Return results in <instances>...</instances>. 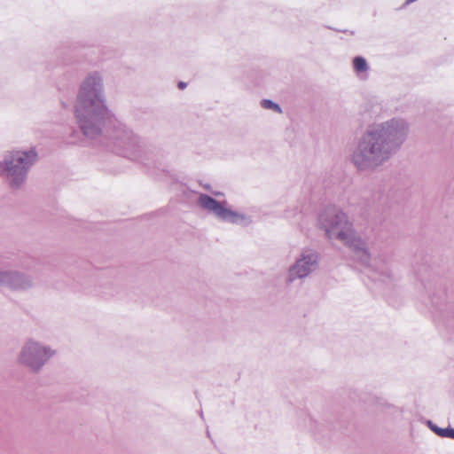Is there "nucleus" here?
I'll return each mask as SVG.
<instances>
[{"label":"nucleus","instance_id":"0eeeda50","mask_svg":"<svg viewBox=\"0 0 454 454\" xmlns=\"http://www.w3.org/2000/svg\"><path fill=\"white\" fill-rule=\"evenodd\" d=\"M198 205L223 223L241 227H247L253 223L250 215L233 209L226 200L218 201L207 194H200Z\"/></svg>","mask_w":454,"mask_h":454},{"label":"nucleus","instance_id":"39448f33","mask_svg":"<svg viewBox=\"0 0 454 454\" xmlns=\"http://www.w3.org/2000/svg\"><path fill=\"white\" fill-rule=\"evenodd\" d=\"M56 350L51 346L28 338L20 345L16 354V363L32 372H39L55 356Z\"/></svg>","mask_w":454,"mask_h":454},{"label":"nucleus","instance_id":"f03ea898","mask_svg":"<svg viewBox=\"0 0 454 454\" xmlns=\"http://www.w3.org/2000/svg\"><path fill=\"white\" fill-rule=\"evenodd\" d=\"M74 114L82 133L89 139L98 137L109 116L101 73H89L80 84Z\"/></svg>","mask_w":454,"mask_h":454},{"label":"nucleus","instance_id":"4468645a","mask_svg":"<svg viewBox=\"0 0 454 454\" xmlns=\"http://www.w3.org/2000/svg\"><path fill=\"white\" fill-rule=\"evenodd\" d=\"M7 270H6V269L0 268V288L4 287V286H5Z\"/></svg>","mask_w":454,"mask_h":454},{"label":"nucleus","instance_id":"6e6552de","mask_svg":"<svg viewBox=\"0 0 454 454\" xmlns=\"http://www.w3.org/2000/svg\"><path fill=\"white\" fill-rule=\"evenodd\" d=\"M319 267V254L309 247L301 250L286 273V283L291 285L297 280H304Z\"/></svg>","mask_w":454,"mask_h":454},{"label":"nucleus","instance_id":"9b49d317","mask_svg":"<svg viewBox=\"0 0 454 454\" xmlns=\"http://www.w3.org/2000/svg\"><path fill=\"white\" fill-rule=\"evenodd\" d=\"M429 428L435 433L438 436L442 438H450L454 440V428L447 427L442 428L434 424L432 421H427Z\"/></svg>","mask_w":454,"mask_h":454},{"label":"nucleus","instance_id":"f257e3e1","mask_svg":"<svg viewBox=\"0 0 454 454\" xmlns=\"http://www.w3.org/2000/svg\"><path fill=\"white\" fill-rule=\"evenodd\" d=\"M410 133V121L401 116L370 125L351 150L350 162L358 171H374L397 153Z\"/></svg>","mask_w":454,"mask_h":454},{"label":"nucleus","instance_id":"dca6fc26","mask_svg":"<svg viewBox=\"0 0 454 454\" xmlns=\"http://www.w3.org/2000/svg\"><path fill=\"white\" fill-rule=\"evenodd\" d=\"M416 0H406L405 4H411L413 2H415Z\"/></svg>","mask_w":454,"mask_h":454},{"label":"nucleus","instance_id":"2eb2a0df","mask_svg":"<svg viewBox=\"0 0 454 454\" xmlns=\"http://www.w3.org/2000/svg\"><path fill=\"white\" fill-rule=\"evenodd\" d=\"M185 86H186V84H185L184 82H180L178 83V87H179L180 89H184Z\"/></svg>","mask_w":454,"mask_h":454},{"label":"nucleus","instance_id":"9d476101","mask_svg":"<svg viewBox=\"0 0 454 454\" xmlns=\"http://www.w3.org/2000/svg\"><path fill=\"white\" fill-rule=\"evenodd\" d=\"M353 69L360 78H366L369 66L363 57H355L353 59Z\"/></svg>","mask_w":454,"mask_h":454},{"label":"nucleus","instance_id":"423d86ee","mask_svg":"<svg viewBox=\"0 0 454 454\" xmlns=\"http://www.w3.org/2000/svg\"><path fill=\"white\" fill-rule=\"evenodd\" d=\"M109 145L116 154L137 160L145 151V142L126 126L116 124L109 135Z\"/></svg>","mask_w":454,"mask_h":454},{"label":"nucleus","instance_id":"20e7f679","mask_svg":"<svg viewBox=\"0 0 454 454\" xmlns=\"http://www.w3.org/2000/svg\"><path fill=\"white\" fill-rule=\"evenodd\" d=\"M37 160L38 153L33 146L6 151L0 160V176L12 189H19L26 183L28 172Z\"/></svg>","mask_w":454,"mask_h":454},{"label":"nucleus","instance_id":"f8f14e48","mask_svg":"<svg viewBox=\"0 0 454 454\" xmlns=\"http://www.w3.org/2000/svg\"><path fill=\"white\" fill-rule=\"evenodd\" d=\"M375 271L379 274L380 280L383 282L390 280L394 277L393 270L387 264L375 268Z\"/></svg>","mask_w":454,"mask_h":454},{"label":"nucleus","instance_id":"7ed1b4c3","mask_svg":"<svg viewBox=\"0 0 454 454\" xmlns=\"http://www.w3.org/2000/svg\"><path fill=\"white\" fill-rule=\"evenodd\" d=\"M317 223L329 240H337L348 247L356 260L369 266L371 255L366 241L356 231L348 215L340 208L326 207L317 217Z\"/></svg>","mask_w":454,"mask_h":454},{"label":"nucleus","instance_id":"1a4fd4ad","mask_svg":"<svg viewBox=\"0 0 454 454\" xmlns=\"http://www.w3.org/2000/svg\"><path fill=\"white\" fill-rule=\"evenodd\" d=\"M35 286L34 278L26 273L8 270L4 287L11 290L25 291Z\"/></svg>","mask_w":454,"mask_h":454},{"label":"nucleus","instance_id":"ddd939ff","mask_svg":"<svg viewBox=\"0 0 454 454\" xmlns=\"http://www.w3.org/2000/svg\"><path fill=\"white\" fill-rule=\"evenodd\" d=\"M260 105L263 109L270 110L277 114H282L280 106L270 99H262Z\"/></svg>","mask_w":454,"mask_h":454}]
</instances>
